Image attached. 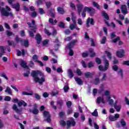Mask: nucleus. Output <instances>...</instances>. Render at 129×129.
<instances>
[{"instance_id": "nucleus-29", "label": "nucleus", "mask_w": 129, "mask_h": 129, "mask_svg": "<svg viewBox=\"0 0 129 129\" xmlns=\"http://www.w3.org/2000/svg\"><path fill=\"white\" fill-rule=\"evenodd\" d=\"M20 65L21 66V67H23V68H26L27 69H29V67H28V66H27V63L24 60L21 61V62L20 63Z\"/></svg>"}, {"instance_id": "nucleus-57", "label": "nucleus", "mask_w": 129, "mask_h": 129, "mask_svg": "<svg viewBox=\"0 0 129 129\" xmlns=\"http://www.w3.org/2000/svg\"><path fill=\"white\" fill-rule=\"evenodd\" d=\"M94 64H93V62L92 61H90L88 63V68H91L92 67H94Z\"/></svg>"}, {"instance_id": "nucleus-3", "label": "nucleus", "mask_w": 129, "mask_h": 129, "mask_svg": "<svg viewBox=\"0 0 129 129\" xmlns=\"http://www.w3.org/2000/svg\"><path fill=\"white\" fill-rule=\"evenodd\" d=\"M115 37H116L115 38ZM110 39L112 40L111 42L115 44V43H117L119 41H120V37H119V36H116V34H115V32H112L110 34Z\"/></svg>"}, {"instance_id": "nucleus-5", "label": "nucleus", "mask_w": 129, "mask_h": 129, "mask_svg": "<svg viewBox=\"0 0 129 129\" xmlns=\"http://www.w3.org/2000/svg\"><path fill=\"white\" fill-rule=\"evenodd\" d=\"M108 118L110 121H115V120H117L118 118H119V114L116 113L114 115H109Z\"/></svg>"}, {"instance_id": "nucleus-2", "label": "nucleus", "mask_w": 129, "mask_h": 129, "mask_svg": "<svg viewBox=\"0 0 129 129\" xmlns=\"http://www.w3.org/2000/svg\"><path fill=\"white\" fill-rule=\"evenodd\" d=\"M15 41L17 43H19V42H20L21 45H23V44H24V47H25L26 48H28L30 44L28 40L22 39V38H20L18 36H16V37L15 38Z\"/></svg>"}, {"instance_id": "nucleus-31", "label": "nucleus", "mask_w": 129, "mask_h": 129, "mask_svg": "<svg viewBox=\"0 0 129 129\" xmlns=\"http://www.w3.org/2000/svg\"><path fill=\"white\" fill-rule=\"evenodd\" d=\"M105 54L107 55V57L108 58L109 60H111L112 59V56L111 53L107 50L105 51Z\"/></svg>"}, {"instance_id": "nucleus-11", "label": "nucleus", "mask_w": 129, "mask_h": 129, "mask_svg": "<svg viewBox=\"0 0 129 129\" xmlns=\"http://www.w3.org/2000/svg\"><path fill=\"white\" fill-rule=\"evenodd\" d=\"M13 110H15V111L18 114H22V113L23 109L22 108H21V109L18 108V107L17 106V104H13Z\"/></svg>"}, {"instance_id": "nucleus-27", "label": "nucleus", "mask_w": 129, "mask_h": 129, "mask_svg": "<svg viewBox=\"0 0 129 129\" xmlns=\"http://www.w3.org/2000/svg\"><path fill=\"white\" fill-rule=\"evenodd\" d=\"M102 14V16L105 18L106 19V20H109V16H108V14H107V13H106V12H105V11H102L101 12Z\"/></svg>"}, {"instance_id": "nucleus-14", "label": "nucleus", "mask_w": 129, "mask_h": 129, "mask_svg": "<svg viewBox=\"0 0 129 129\" xmlns=\"http://www.w3.org/2000/svg\"><path fill=\"white\" fill-rule=\"evenodd\" d=\"M76 43H77V40H73V41L70 42L69 44H68V45L66 46L67 49H72V48H73V47H74V46L76 45Z\"/></svg>"}, {"instance_id": "nucleus-20", "label": "nucleus", "mask_w": 129, "mask_h": 129, "mask_svg": "<svg viewBox=\"0 0 129 129\" xmlns=\"http://www.w3.org/2000/svg\"><path fill=\"white\" fill-rule=\"evenodd\" d=\"M57 11L58 13H59V14H60V15H64V14H65L64 9L60 7L57 8Z\"/></svg>"}, {"instance_id": "nucleus-23", "label": "nucleus", "mask_w": 129, "mask_h": 129, "mask_svg": "<svg viewBox=\"0 0 129 129\" xmlns=\"http://www.w3.org/2000/svg\"><path fill=\"white\" fill-rule=\"evenodd\" d=\"M94 74H95L94 72H93L92 73L88 72L85 74V76L86 78H89V77H91L92 76H93Z\"/></svg>"}, {"instance_id": "nucleus-21", "label": "nucleus", "mask_w": 129, "mask_h": 129, "mask_svg": "<svg viewBox=\"0 0 129 129\" xmlns=\"http://www.w3.org/2000/svg\"><path fill=\"white\" fill-rule=\"evenodd\" d=\"M89 53H90V57L91 58H93V57H95V56L96 55V53H95V52H94L93 51V49L90 48L89 49Z\"/></svg>"}, {"instance_id": "nucleus-38", "label": "nucleus", "mask_w": 129, "mask_h": 129, "mask_svg": "<svg viewBox=\"0 0 129 129\" xmlns=\"http://www.w3.org/2000/svg\"><path fill=\"white\" fill-rule=\"evenodd\" d=\"M34 98H35V99H36L37 100H40V99H41V96H40V95H39V94L35 93Z\"/></svg>"}, {"instance_id": "nucleus-36", "label": "nucleus", "mask_w": 129, "mask_h": 129, "mask_svg": "<svg viewBox=\"0 0 129 129\" xmlns=\"http://www.w3.org/2000/svg\"><path fill=\"white\" fill-rule=\"evenodd\" d=\"M120 124L122 126L124 127L125 125H126V122H125V121H124V119H121L120 120Z\"/></svg>"}, {"instance_id": "nucleus-16", "label": "nucleus", "mask_w": 129, "mask_h": 129, "mask_svg": "<svg viewBox=\"0 0 129 129\" xmlns=\"http://www.w3.org/2000/svg\"><path fill=\"white\" fill-rule=\"evenodd\" d=\"M35 40L37 41L38 45H40V44H41V42L42 41V36L40 34H36L35 35Z\"/></svg>"}, {"instance_id": "nucleus-43", "label": "nucleus", "mask_w": 129, "mask_h": 129, "mask_svg": "<svg viewBox=\"0 0 129 129\" xmlns=\"http://www.w3.org/2000/svg\"><path fill=\"white\" fill-rule=\"evenodd\" d=\"M1 77H3V78H5V79H6V80H9V78H8V77L7 76L6 74H5V73L3 72L1 73Z\"/></svg>"}, {"instance_id": "nucleus-53", "label": "nucleus", "mask_w": 129, "mask_h": 129, "mask_svg": "<svg viewBox=\"0 0 129 129\" xmlns=\"http://www.w3.org/2000/svg\"><path fill=\"white\" fill-rule=\"evenodd\" d=\"M44 32L46 35H47V36H51V34L50 33L49 30L46 28L44 29Z\"/></svg>"}, {"instance_id": "nucleus-40", "label": "nucleus", "mask_w": 129, "mask_h": 129, "mask_svg": "<svg viewBox=\"0 0 129 129\" xmlns=\"http://www.w3.org/2000/svg\"><path fill=\"white\" fill-rule=\"evenodd\" d=\"M66 104L68 108H71V106L72 105V102L68 101L66 102Z\"/></svg>"}, {"instance_id": "nucleus-46", "label": "nucleus", "mask_w": 129, "mask_h": 129, "mask_svg": "<svg viewBox=\"0 0 129 129\" xmlns=\"http://www.w3.org/2000/svg\"><path fill=\"white\" fill-rule=\"evenodd\" d=\"M57 104L60 106H62L63 104V100H59L57 101Z\"/></svg>"}, {"instance_id": "nucleus-49", "label": "nucleus", "mask_w": 129, "mask_h": 129, "mask_svg": "<svg viewBox=\"0 0 129 129\" xmlns=\"http://www.w3.org/2000/svg\"><path fill=\"white\" fill-rule=\"evenodd\" d=\"M69 56H74V51L72 49H69Z\"/></svg>"}, {"instance_id": "nucleus-8", "label": "nucleus", "mask_w": 129, "mask_h": 129, "mask_svg": "<svg viewBox=\"0 0 129 129\" xmlns=\"http://www.w3.org/2000/svg\"><path fill=\"white\" fill-rule=\"evenodd\" d=\"M85 11L90 13V15L91 16L95 14V9L92 7H85Z\"/></svg>"}, {"instance_id": "nucleus-37", "label": "nucleus", "mask_w": 129, "mask_h": 129, "mask_svg": "<svg viewBox=\"0 0 129 129\" xmlns=\"http://www.w3.org/2000/svg\"><path fill=\"white\" fill-rule=\"evenodd\" d=\"M115 109H116V111L118 112L120 111V109H121V105H118L117 106H116L115 107H114Z\"/></svg>"}, {"instance_id": "nucleus-18", "label": "nucleus", "mask_w": 129, "mask_h": 129, "mask_svg": "<svg viewBox=\"0 0 129 129\" xmlns=\"http://www.w3.org/2000/svg\"><path fill=\"white\" fill-rule=\"evenodd\" d=\"M78 13L79 16H80L81 12H82V9H83V5L82 4H79L77 6Z\"/></svg>"}, {"instance_id": "nucleus-34", "label": "nucleus", "mask_w": 129, "mask_h": 129, "mask_svg": "<svg viewBox=\"0 0 129 129\" xmlns=\"http://www.w3.org/2000/svg\"><path fill=\"white\" fill-rule=\"evenodd\" d=\"M99 82H100L99 78H96L94 80V84H95V85H98V84H99Z\"/></svg>"}, {"instance_id": "nucleus-22", "label": "nucleus", "mask_w": 129, "mask_h": 129, "mask_svg": "<svg viewBox=\"0 0 129 129\" xmlns=\"http://www.w3.org/2000/svg\"><path fill=\"white\" fill-rule=\"evenodd\" d=\"M12 7L13 9H15L17 12L20 11V4L17 3L16 4H13L12 5Z\"/></svg>"}, {"instance_id": "nucleus-10", "label": "nucleus", "mask_w": 129, "mask_h": 129, "mask_svg": "<svg viewBox=\"0 0 129 129\" xmlns=\"http://www.w3.org/2000/svg\"><path fill=\"white\" fill-rule=\"evenodd\" d=\"M108 68H109V65L106 64L105 63H104V68L103 65H100L98 67L99 70L102 72H105V71H107Z\"/></svg>"}, {"instance_id": "nucleus-39", "label": "nucleus", "mask_w": 129, "mask_h": 129, "mask_svg": "<svg viewBox=\"0 0 129 129\" xmlns=\"http://www.w3.org/2000/svg\"><path fill=\"white\" fill-rule=\"evenodd\" d=\"M58 26L59 28H65V23H63L62 22H60L58 25Z\"/></svg>"}, {"instance_id": "nucleus-60", "label": "nucleus", "mask_w": 129, "mask_h": 129, "mask_svg": "<svg viewBox=\"0 0 129 129\" xmlns=\"http://www.w3.org/2000/svg\"><path fill=\"white\" fill-rule=\"evenodd\" d=\"M32 59L33 60H35V62H37V61H39V60H38V55L34 54L33 56H32Z\"/></svg>"}, {"instance_id": "nucleus-4", "label": "nucleus", "mask_w": 129, "mask_h": 129, "mask_svg": "<svg viewBox=\"0 0 129 129\" xmlns=\"http://www.w3.org/2000/svg\"><path fill=\"white\" fill-rule=\"evenodd\" d=\"M2 16H3V17H9V16H10L11 17H13V15L12 13H9L7 10H6V8H2Z\"/></svg>"}, {"instance_id": "nucleus-1", "label": "nucleus", "mask_w": 129, "mask_h": 129, "mask_svg": "<svg viewBox=\"0 0 129 129\" xmlns=\"http://www.w3.org/2000/svg\"><path fill=\"white\" fill-rule=\"evenodd\" d=\"M43 76V73L40 71H34L31 73V76L34 78V81L38 83L39 84H43L45 82V79L44 77H41L40 79L38 76Z\"/></svg>"}, {"instance_id": "nucleus-63", "label": "nucleus", "mask_w": 129, "mask_h": 129, "mask_svg": "<svg viewBox=\"0 0 129 129\" xmlns=\"http://www.w3.org/2000/svg\"><path fill=\"white\" fill-rule=\"evenodd\" d=\"M78 24L80 26H82V24H83V23L82 22V19H81V18H79L78 19Z\"/></svg>"}, {"instance_id": "nucleus-42", "label": "nucleus", "mask_w": 129, "mask_h": 129, "mask_svg": "<svg viewBox=\"0 0 129 129\" xmlns=\"http://www.w3.org/2000/svg\"><path fill=\"white\" fill-rule=\"evenodd\" d=\"M76 73L78 76H81L82 75V72L79 69H77Z\"/></svg>"}, {"instance_id": "nucleus-51", "label": "nucleus", "mask_w": 129, "mask_h": 129, "mask_svg": "<svg viewBox=\"0 0 129 129\" xmlns=\"http://www.w3.org/2000/svg\"><path fill=\"white\" fill-rule=\"evenodd\" d=\"M12 99V98L9 96H6L5 97L4 100L5 101H11V100Z\"/></svg>"}, {"instance_id": "nucleus-32", "label": "nucleus", "mask_w": 129, "mask_h": 129, "mask_svg": "<svg viewBox=\"0 0 129 129\" xmlns=\"http://www.w3.org/2000/svg\"><path fill=\"white\" fill-rule=\"evenodd\" d=\"M93 5L95 8H96L98 10H100V6L99 4L95 2H93Z\"/></svg>"}, {"instance_id": "nucleus-50", "label": "nucleus", "mask_w": 129, "mask_h": 129, "mask_svg": "<svg viewBox=\"0 0 129 129\" xmlns=\"http://www.w3.org/2000/svg\"><path fill=\"white\" fill-rule=\"evenodd\" d=\"M45 5L47 9H50V7H51V6H52V3H51V2H45Z\"/></svg>"}, {"instance_id": "nucleus-41", "label": "nucleus", "mask_w": 129, "mask_h": 129, "mask_svg": "<svg viewBox=\"0 0 129 129\" xmlns=\"http://www.w3.org/2000/svg\"><path fill=\"white\" fill-rule=\"evenodd\" d=\"M59 123L60 125H62V126H66V121H65L64 120H60L59 121Z\"/></svg>"}, {"instance_id": "nucleus-7", "label": "nucleus", "mask_w": 129, "mask_h": 129, "mask_svg": "<svg viewBox=\"0 0 129 129\" xmlns=\"http://www.w3.org/2000/svg\"><path fill=\"white\" fill-rule=\"evenodd\" d=\"M67 129H69L71 127V125L72 126H75L76 125V122L74 120H68L67 121Z\"/></svg>"}, {"instance_id": "nucleus-48", "label": "nucleus", "mask_w": 129, "mask_h": 129, "mask_svg": "<svg viewBox=\"0 0 129 129\" xmlns=\"http://www.w3.org/2000/svg\"><path fill=\"white\" fill-rule=\"evenodd\" d=\"M96 63H97V64H98L99 65H100V64H101V59H100V58L98 57H96Z\"/></svg>"}, {"instance_id": "nucleus-24", "label": "nucleus", "mask_w": 129, "mask_h": 129, "mask_svg": "<svg viewBox=\"0 0 129 129\" xmlns=\"http://www.w3.org/2000/svg\"><path fill=\"white\" fill-rule=\"evenodd\" d=\"M68 74L69 77V78L71 79L72 78H73L74 77V74H73V72L72 71V70L69 69L68 71Z\"/></svg>"}, {"instance_id": "nucleus-28", "label": "nucleus", "mask_w": 129, "mask_h": 129, "mask_svg": "<svg viewBox=\"0 0 129 129\" xmlns=\"http://www.w3.org/2000/svg\"><path fill=\"white\" fill-rule=\"evenodd\" d=\"M75 80H76V82L79 84V85H82L83 84V81H82V80H81V79L75 77Z\"/></svg>"}, {"instance_id": "nucleus-12", "label": "nucleus", "mask_w": 129, "mask_h": 129, "mask_svg": "<svg viewBox=\"0 0 129 129\" xmlns=\"http://www.w3.org/2000/svg\"><path fill=\"white\" fill-rule=\"evenodd\" d=\"M89 24H90V25H91L92 26H94V24H95V22H94V19H93V18H88L87 19L86 22L87 28H89Z\"/></svg>"}, {"instance_id": "nucleus-30", "label": "nucleus", "mask_w": 129, "mask_h": 129, "mask_svg": "<svg viewBox=\"0 0 129 129\" xmlns=\"http://www.w3.org/2000/svg\"><path fill=\"white\" fill-rule=\"evenodd\" d=\"M5 92H7L8 94H10V95H13V92L12 91V90L10 87H7L6 89L5 90Z\"/></svg>"}, {"instance_id": "nucleus-62", "label": "nucleus", "mask_w": 129, "mask_h": 129, "mask_svg": "<svg viewBox=\"0 0 129 129\" xmlns=\"http://www.w3.org/2000/svg\"><path fill=\"white\" fill-rule=\"evenodd\" d=\"M29 37H30V38H33L35 35L34 34V33L33 32V31H29Z\"/></svg>"}, {"instance_id": "nucleus-61", "label": "nucleus", "mask_w": 129, "mask_h": 129, "mask_svg": "<svg viewBox=\"0 0 129 129\" xmlns=\"http://www.w3.org/2000/svg\"><path fill=\"white\" fill-rule=\"evenodd\" d=\"M38 15L37 14V12L36 11H34L31 13V17L32 18H36V17Z\"/></svg>"}, {"instance_id": "nucleus-13", "label": "nucleus", "mask_w": 129, "mask_h": 129, "mask_svg": "<svg viewBox=\"0 0 129 129\" xmlns=\"http://www.w3.org/2000/svg\"><path fill=\"white\" fill-rule=\"evenodd\" d=\"M116 55L118 58H122L124 57V50L120 49L116 51Z\"/></svg>"}, {"instance_id": "nucleus-19", "label": "nucleus", "mask_w": 129, "mask_h": 129, "mask_svg": "<svg viewBox=\"0 0 129 129\" xmlns=\"http://www.w3.org/2000/svg\"><path fill=\"white\" fill-rule=\"evenodd\" d=\"M27 24L28 25L29 28H31V31H32L33 33H36L37 32V26H33L31 24V22H28Z\"/></svg>"}, {"instance_id": "nucleus-15", "label": "nucleus", "mask_w": 129, "mask_h": 129, "mask_svg": "<svg viewBox=\"0 0 129 129\" xmlns=\"http://www.w3.org/2000/svg\"><path fill=\"white\" fill-rule=\"evenodd\" d=\"M121 12L123 15H126V14H128V11H127L126 5H123L121 6Z\"/></svg>"}, {"instance_id": "nucleus-25", "label": "nucleus", "mask_w": 129, "mask_h": 129, "mask_svg": "<svg viewBox=\"0 0 129 129\" xmlns=\"http://www.w3.org/2000/svg\"><path fill=\"white\" fill-rule=\"evenodd\" d=\"M72 20L73 22H74V24H71L70 26V28L71 30H74V29H75V27H77V25H76V22H75V20H74L73 18H72Z\"/></svg>"}, {"instance_id": "nucleus-26", "label": "nucleus", "mask_w": 129, "mask_h": 129, "mask_svg": "<svg viewBox=\"0 0 129 129\" xmlns=\"http://www.w3.org/2000/svg\"><path fill=\"white\" fill-rule=\"evenodd\" d=\"M18 105L19 107H21V106H22V105H23V106L26 107L27 105V103H26V102L21 100V101H19L18 103Z\"/></svg>"}, {"instance_id": "nucleus-45", "label": "nucleus", "mask_w": 129, "mask_h": 129, "mask_svg": "<svg viewBox=\"0 0 129 129\" xmlns=\"http://www.w3.org/2000/svg\"><path fill=\"white\" fill-rule=\"evenodd\" d=\"M92 115L93 116H98V113L97 112V110L95 109L93 112L92 113Z\"/></svg>"}, {"instance_id": "nucleus-9", "label": "nucleus", "mask_w": 129, "mask_h": 129, "mask_svg": "<svg viewBox=\"0 0 129 129\" xmlns=\"http://www.w3.org/2000/svg\"><path fill=\"white\" fill-rule=\"evenodd\" d=\"M43 115L45 117H47V118L45 120L47 122L50 123L51 122V115L47 111H43Z\"/></svg>"}, {"instance_id": "nucleus-52", "label": "nucleus", "mask_w": 129, "mask_h": 129, "mask_svg": "<svg viewBox=\"0 0 129 129\" xmlns=\"http://www.w3.org/2000/svg\"><path fill=\"white\" fill-rule=\"evenodd\" d=\"M22 94L23 95H30V96L33 95V93H28V92H27L26 91L22 92Z\"/></svg>"}, {"instance_id": "nucleus-17", "label": "nucleus", "mask_w": 129, "mask_h": 129, "mask_svg": "<svg viewBox=\"0 0 129 129\" xmlns=\"http://www.w3.org/2000/svg\"><path fill=\"white\" fill-rule=\"evenodd\" d=\"M102 102L103 104H104L105 103V101H104V98L103 97H98L97 98V103L98 104H100V103Z\"/></svg>"}, {"instance_id": "nucleus-56", "label": "nucleus", "mask_w": 129, "mask_h": 129, "mask_svg": "<svg viewBox=\"0 0 129 129\" xmlns=\"http://www.w3.org/2000/svg\"><path fill=\"white\" fill-rule=\"evenodd\" d=\"M54 103L55 102L54 101H52L51 102V105L52 107L54 109V110H56V109H57V107L54 105Z\"/></svg>"}, {"instance_id": "nucleus-64", "label": "nucleus", "mask_w": 129, "mask_h": 129, "mask_svg": "<svg viewBox=\"0 0 129 129\" xmlns=\"http://www.w3.org/2000/svg\"><path fill=\"white\" fill-rule=\"evenodd\" d=\"M122 65H126L129 66V60H125L122 62Z\"/></svg>"}, {"instance_id": "nucleus-59", "label": "nucleus", "mask_w": 129, "mask_h": 129, "mask_svg": "<svg viewBox=\"0 0 129 129\" xmlns=\"http://www.w3.org/2000/svg\"><path fill=\"white\" fill-rule=\"evenodd\" d=\"M112 68L113 69V70H114V71H117V70H118V66H116V65H114L112 67Z\"/></svg>"}, {"instance_id": "nucleus-58", "label": "nucleus", "mask_w": 129, "mask_h": 129, "mask_svg": "<svg viewBox=\"0 0 129 129\" xmlns=\"http://www.w3.org/2000/svg\"><path fill=\"white\" fill-rule=\"evenodd\" d=\"M49 43V40L48 39H45L43 40L42 42V44L43 46H46V45L48 44Z\"/></svg>"}, {"instance_id": "nucleus-54", "label": "nucleus", "mask_w": 129, "mask_h": 129, "mask_svg": "<svg viewBox=\"0 0 129 129\" xmlns=\"http://www.w3.org/2000/svg\"><path fill=\"white\" fill-rule=\"evenodd\" d=\"M118 73H120L121 78L122 79V78H123V72L122 71V70L120 69L119 70Z\"/></svg>"}, {"instance_id": "nucleus-6", "label": "nucleus", "mask_w": 129, "mask_h": 129, "mask_svg": "<svg viewBox=\"0 0 129 129\" xmlns=\"http://www.w3.org/2000/svg\"><path fill=\"white\" fill-rule=\"evenodd\" d=\"M29 111L31 113H33V114H35L36 115H37V114L39 113V110H38V106H37V104H34L33 109L32 110L30 109L29 110Z\"/></svg>"}, {"instance_id": "nucleus-33", "label": "nucleus", "mask_w": 129, "mask_h": 129, "mask_svg": "<svg viewBox=\"0 0 129 129\" xmlns=\"http://www.w3.org/2000/svg\"><path fill=\"white\" fill-rule=\"evenodd\" d=\"M102 59L104 61V64H106V65H109V61L108 60L106 59V57H105V55H103L102 56Z\"/></svg>"}, {"instance_id": "nucleus-44", "label": "nucleus", "mask_w": 129, "mask_h": 129, "mask_svg": "<svg viewBox=\"0 0 129 129\" xmlns=\"http://www.w3.org/2000/svg\"><path fill=\"white\" fill-rule=\"evenodd\" d=\"M63 90L64 92H68L69 91V86L68 85H66L63 87Z\"/></svg>"}, {"instance_id": "nucleus-35", "label": "nucleus", "mask_w": 129, "mask_h": 129, "mask_svg": "<svg viewBox=\"0 0 129 129\" xmlns=\"http://www.w3.org/2000/svg\"><path fill=\"white\" fill-rule=\"evenodd\" d=\"M73 113V109H72V108H68V109L67 111V115H69L70 114H72Z\"/></svg>"}, {"instance_id": "nucleus-55", "label": "nucleus", "mask_w": 129, "mask_h": 129, "mask_svg": "<svg viewBox=\"0 0 129 129\" xmlns=\"http://www.w3.org/2000/svg\"><path fill=\"white\" fill-rule=\"evenodd\" d=\"M70 7L71 9H72V10H76V6H75V4H74V3H71L70 4Z\"/></svg>"}, {"instance_id": "nucleus-47", "label": "nucleus", "mask_w": 129, "mask_h": 129, "mask_svg": "<svg viewBox=\"0 0 129 129\" xmlns=\"http://www.w3.org/2000/svg\"><path fill=\"white\" fill-rule=\"evenodd\" d=\"M106 43V37L103 36L101 41V44H105Z\"/></svg>"}]
</instances>
